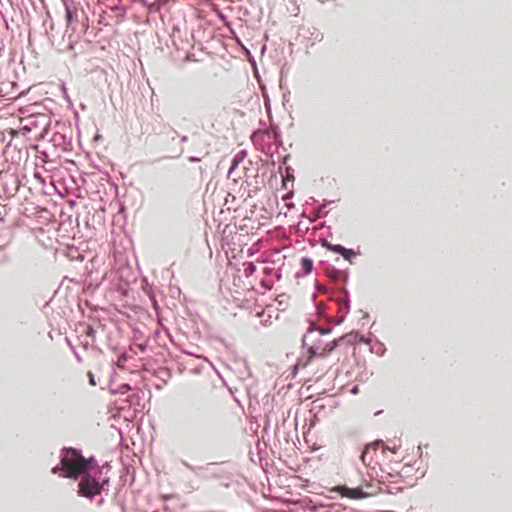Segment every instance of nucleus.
I'll return each mask as SVG.
<instances>
[{"label": "nucleus", "instance_id": "8", "mask_svg": "<svg viewBox=\"0 0 512 512\" xmlns=\"http://www.w3.org/2000/svg\"><path fill=\"white\" fill-rule=\"evenodd\" d=\"M244 266H245L244 273L246 276L253 274L256 270V267L252 262L246 263V264H244Z\"/></svg>", "mask_w": 512, "mask_h": 512}, {"label": "nucleus", "instance_id": "7", "mask_svg": "<svg viewBox=\"0 0 512 512\" xmlns=\"http://www.w3.org/2000/svg\"><path fill=\"white\" fill-rule=\"evenodd\" d=\"M301 267L305 273H310L313 268V261L308 257L301 259Z\"/></svg>", "mask_w": 512, "mask_h": 512}, {"label": "nucleus", "instance_id": "1", "mask_svg": "<svg viewBox=\"0 0 512 512\" xmlns=\"http://www.w3.org/2000/svg\"><path fill=\"white\" fill-rule=\"evenodd\" d=\"M93 461V458H84L78 450L67 448L64 450L61 457V466L54 467L52 473L56 474L58 471H62L63 477L77 479L80 475L88 471Z\"/></svg>", "mask_w": 512, "mask_h": 512}, {"label": "nucleus", "instance_id": "11", "mask_svg": "<svg viewBox=\"0 0 512 512\" xmlns=\"http://www.w3.org/2000/svg\"><path fill=\"white\" fill-rule=\"evenodd\" d=\"M162 4H167L170 2H174L175 0H160Z\"/></svg>", "mask_w": 512, "mask_h": 512}, {"label": "nucleus", "instance_id": "4", "mask_svg": "<svg viewBox=\"0 0 512 512\" xmlns=\"http://www.w3.org/2000/svg\"><path fill=\"white\" fill-rule=\"evenodd\" d=\"M334 491L340 493L342 497L350 499H362L368 496V493L364 492L361 488H348L346 486H337Z\"/></svg>", "mask_w": 512, "mask_h": 512}, {"label": "nucleus", "instance_id": "9", "mask_svg": "<svg viewBox=\"0 0 512 512\" xmlns=\"http://www.w3.org/2000/svg\"><path fill=\"white\" fill-rule=\"evenodd\" d=\"M188 189L191 191V194L197 193L201 189V184L199 181H194L188 185Z\"/></svg>", "mask_w": 512, "mask_h": 512}, {"label": "nucleus", "instance_id": "3", "mask_svg": "<svg viewBox=\"0 0 512 512\" xmlns=\"http://www.w3.org/2000/svg\"><path fill=\"white\" fill-rule=\"evenodd\" d=\"M97 481L88 472L82 474V478L78 483V494L82 497L92 499L94 496L99 495L102 492L104 484Z\"/></svg>", "mask_w": 512, "mask_h": 512}, {"label": "nucleus", "instance_id": "10", "mask_svg": "<svg viewBox=\"0 0 512 512\" xmlns=\"http://www.w3.org/2000/svg\"><path fill=\"white\" fill-rule=\"evenodd\" d=\"M88 377H89L90 385L95 386L96 385V381H95L93 373L92 372H88Z\"/></svg>", "mask_w": 512, "mask_h": 512}, {"label": "nucleus", "instance_id": "5", "mask_svg": "<svg viewBox=\"0 0 512 512\" xmlns=\"http://www.w3.org/2000/svg\"><path fill=\"white\" fill-rule=\"evenodd\" d=\"M333 250L341 253V255L349 261L351 260V257L355 256V253L352 250H348L340 245L335 246Z\"/></svg>", "mask_w": 512, "mask_h": 512}, {"label": "nucleus", "instance_id": "12", "mask_svg": "<svg viewBox=\"0 0 512 512\" xmlns=\"http://www.w3.org/2000/svg\"><path fill=\"white\" fill-rule=\"evenodd\" d=\"M236 165H237V163H236V162H234L233 166H231V169H230L229 173H231V172H232V170L234 169V167H235Z\"/></svg>", "mask_w": 512, "mask_h": 512}, {"label": "nucleus", "instance_id": "6", "mask_svg": "<svg viewBox=\"0 0 512 512\" xmlns=\"http://www.w3.org/2000/svg\"><path fill=\"white\" fill-rule=\"evenodd\" d=\"M66 25L69 27L73 22L77 21V12L71 10L68 6H66Z\"/></svg>", "mask_w": 512, "mask_h": 512}, {"label": "nucleus", "instance_id": "2", "mask_svg": "<svg viewBox=\"0 0 512 512\" xmlns=\"http://www.w3.org/2000/svg\"><path fill=\"white\" fill-rule=\"evenodd\" d=\"M329 332L330 329L310 327L303 336V344L307 347L309 360L313 357H325L337 347L338 340L334 339L329 342L323 340V337L328 335Z\"/></svg>", "mask_w": 512, "mask_h": 512}]
</instances>
